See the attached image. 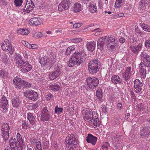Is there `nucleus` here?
Segmentation results:
<instances>
[{
	"label": "nucleus",
	"instance_id": "1",
	"mask_svg": "<svg viewBox=\"0 0 150 150\" xmlns=\"http://www.w3.org/2000/svg\"><path fill=\"white\" fill-rule=\"evenodd\" d=\"M82 114L83 119L86 121H91L92 125L94 128L100 126L101 122L96 111H92L89 108H85L82 111Z\"/></svg>",
	"mask_w": 150,
	"mask_h": 150
},
{
	"label": "nucleus",
	"instance_id": "2",
	"mask_svg": "<svg viewBox=\"0 0 150 150\" xmlns=\"http://www.w3.org/2000/svg\"><path fill=\"white\" fill-rule=\"evenodd\" d=\"M98 46L102 48L106 45L108 48L111 50L115 49L118 47L117 41L115 36H108L101 38L98 41Z\"/></svg>",
	"mask_w": 150,
	"mask_h": 150
},
{
	"label": "nucleus",
	"instance_id": "3",
	"mask_svg": "<svg viewBox=\"0 0 150 150\" xmlns=\"http://www.w3.org/2000/svg\"><path fill=\"white\" fill-rule=\"evenodd\" d=\"M83 54L79 52H75L69 62L68 66L69 67H73L75 65H79L84 60Z\"/></svg>",
	"mask_w": 150,
	"mask_h": 150
},
{
	"label": "nucleus",
	"instance_id": "4",
	"mask_svg": "<svg viewBox=\"0 0 150 150\" xmlns=\"http://www.w3.org/2000/svg\"><path fill=\"white\" fill-rule=\"evenodd\" d=\"M78 144V142L73 134L71 135L70 136L66 138L65 144L68 149L70 150L73 149Z\"/></svg>",
	"mask_w": 150,
	"mask_h": 150
},
{
	"label": "nucleus",
	"instance_id": "5",
	"mask_svg": "<svg viewBox=\"0 0 150 150\" xmlns=\"http://www.w3.org/2000/svg\"><path fill=\"white\" fill-rule=\"evenodd\" d=\"M88 70L91 73H95L99 70L100 67L97 59H94L90 61L88 64Z\"/></svg>",
	"mask_w": 150,
	"mask_h": 150
},
{
	"label": "nucleus",
	"instance_id": "6",
	"mask_svg": "<svg viewBox=\"0 0 150 150\" xmlns=\"http://www.w3.org/2000/svg\"><path fill=\"white\" fill-rule=\"evenodd\" d=\"M1 47L3 51L8 50L11 54H13L14 51L13 47L8 39L5 40L3 42L1 45Z\"/></svg>",
	"mask_w": 150,
	"mask_h": 150
},
{
	"label": "nucleus",
	"instance_id": "7",
	"mask_svg": "<svg viewBox=\"0 0 150 150\" xmlns=\"http://www.w3.org/2000/svg\"><path fill=\"white\" fill-rule=\"evenodd\" d=\"M1 47L3 51L8 50L11 54H13L14 51L13 47L8 39L5 40L3 42L1 45Z\"/></svg>",
	"mask_w": 150,
	"mask_h": 150
},
{
	"label": "nucleus",
	"instance_id": "8",
	"mask_svg": "<svg viewBox=\"0 0 150 150\" xmlns=\"http://www.w3.org/2000/svg\"><path fill=\"white\" fill-rule=\"evenodd\" d=\"M86 81L88 86L92 89L95 88L99 83V80L95 77H88L86 79Z\"/></svg>",
	"mask_w": 150,
	"mask_h": 150
},
{
	"label": "nucleus",
	"instance_id": "9",
	"mask_svg": "<svg viewBox=\"0 0 150 150\" xmlns=\"http://www.w3.org/2000/svg\"><path fill=\"white\" fill-rule=\"evenodd\" d=\"M1 130L3 135V139L6 141L9 138V126L7 123H4L1 127Z\"/></svg>",
	"mask_w": 150,
	"mask_h": 150
},
{
	"label": "nucleus",
	"instance_id": "10",
	"mask_svg": "<svg viewBox=\"0 0 150 150\" xmlns=\"http://www.w3.org/2000/svg\"><path fill=\"white\" fill-rule=\"evenodd\" d=\"M34 6V4L32 0H27L26 4L21 10V12H24V13L25 14L29 13L30 11L33 9Z\"/></svg>",
	"mask_w": 150,
	"mask_h": 150
},
{
	"label": "nucleus",
	"instance_id": "11",
	"mask_svg": "<svg viewBox=\"0 0 150 150\" xmlns=\"http://www.w3.org/2000/svg\"><path fill=\"white\" fill-rule=\"evenodd\" d=\"M142 59H143L142 62L146 67H150V55H148L145 51L142 52L140 54Z\"/></svg>",
	"mask_w": 150,
	"mask_h": 150
},
{
	"label": "nucleus",
	"instance_id": "12",
	"mask_svg": "<svg viewBox=\"0 0 150 150\" xmlns=\"http://www.w3.org/2000/svg\"><path fill=\"white\" fill-rule=\"evenodd\" d=\"M44 22V19L40 18H33L29 21V24L33 26H37L42 24Z\"/></svg>",
	"mask_w": 150,
	"mask_h": 150
},
{
	"label": "nucleus",
	"instance_id": "13",
	"mask_svg": "<svg viewBox=\"0 0 150 150\" xmlns=\"http://www.w3.org/2000/svg\"><path fill=\"white\" fill-rule=\"evenodd\" d=\"M70 5L69 0H63L59 5L58 9L60 11L67 10L69 8Z\"/></svg>",
	"mask_w": 150,
	"mask_h": 150
},
{
	"label": "nucleus",
	"instance_id": "14",
	"mask_svg": "<svg viewBox=\"0 0 150 150\" xmlns=\"http://www.w3.org/2000/svg\"><path fill=\"white\" fill-rule=\"evenodd\" d=\"M24 95L31 100H35L38 98V93L33 91H26L24 93Z\"/></svg>",
	"mask_w": 150,
	"mask_h": 150
},
{
	"label": "nucleus",
	"instance_id": "15",
	"mask_svg": "<svg viewBox=\"0 0 150 150\" xmlns=\"http://www.w3.org/2000/svg\"><path fill=\"white\" fill-rule=\"evenodd\" d=\"M50 115L49 112L46 107L43 108L42 110L40 120L44 121H47L50 119Z\"/></svg>",
	"mask_w": 150,
	"mask_h": 150
},
{
	"label": "nucleus",
	"instance_id": "16",
	"mask_svg": "<svg viewBox=\"0 0 150 150\" xmlns=\"http://www.w3.org/2000/svg\"><path fill=\"white\" fill-rule=\"evenodd\" d=\"M1 103L0 110L3 112H5L8 108V107L7 106L8 100L5 96H2L1 98Z\"/></svg>",
	"mask_w": 150,
	"mask_h": 150
},
{
	"label": "nucleus",
	"instance_id": "17",
	"mask_svg": "<svg viewBox=\"0 0 150 150\" xmlns=\"http://www.w3.org/2000/svg\"><path fill=\"white\" fill-rule=\"evenodd\" d=\"M60 69L59 66H57L56 68L55 69V71L50 73L49 75V79L52 80L58 77L60 74Z\"/></svg>",
	"mask_w": 150,
	"mask_h": 150
},
{
	"label": "nucleus",
	"instance_id": "18",
	"mask_svg": "<svg viewBox=\"0 0 150 150\" xmlns=\"http://www.w3.org/2000/svg\"><path fill=\"white\" fill-rule=\"evenodd\" d=\"M9 144L11 149L13 150H20L19 148V145L18 143L16 138H11L9 141Z\"/></svg>",
	"mask_w": 150,
	"mask_h": 150
},
{
	"label": "nucleus",
	"instance_id": "19",
	"mask_svg": "<svg viewBox=\"0 0 150 150\" xmlns=\"http://www.w3.org/2000/svg\"><path fill=\"white\" fill-rule=\"evenodd\" d=\"M142 83L138 79H136L134 83V89L137 93H139L142 89Z\"/></svg>",
	"mask_w": 150,
	"mask_h": 150
},
{
	"label": "nucleus",
	"instance_id": "20",
	"mask_svg": "<svg viewBox=\"0 0 150 150\" xmlns=\"http://www.w3.org/2000/svg\"><path fill=\"white\" fill-rule=\"evenodd\" d=\"M23 80L17 76L14 78L13 80V83L16 88L19 89H21L22 86H23Z\"/></svg>",
	"mask_w": 150,
	"mask_h": 150
},
{
	"label": "nucleus",
	"instance_id": "21",
	"mask_svg": "<svg viewBox=\"0 0 150 150\" xmlns=\"http://www.w3.org/2000/svg\"><path fill=\"white\" fill-rule=\"evenodd\" d=\"M146 67L144 64L141 62L139 64V71L141 77L142 79H144L146 77Z\"/></svg>",
	"mask_w": 150,
	"mask_h": 150
},
{
	"label": "nucleus",
	"instance_id": "22",
	"mask_svg": "<svg viewBox=\"0 0 150 150\" xmlns=\"http://www.w3.org/2000/svg\"><path fill=\"white\" fill-rule=\"evenodd\" d=\"M97 140V138L91 134H89L86 137V141L88 143H90L93 145H95Z\"/></svg>",
	"mask_w": 150,
	"mask_h": 150
},
{
	"label": "nucleus",
	"instance_id": "23",
	"mask_svg": "<svg viewBox=\"0 0 150 150\" xmlns=\"http://www.w3.org/2000/svg\"><path fill=\"white\" fill-rule=\"evenodd\" d=\"M16 138L18 142L20 149L22 150L23 148L25 147V145L24 143L23 140L19 133H17Z\"/></svg>",
	"mask_w": 150,
	"mask_h": 150
},
{
	"label": "nucleus",
	"instance_id": "24",
	"mask_svg": "<svg viewBox=\"0 0 150 150\" xmlns=\"http://www.w3.org/2000/svg\"><path fill=\"white\" fill-rule=\"evenodd\" d=\"M32 69V65L28 62H25L21 70L23 72L26 73L31 70Z\"/></svg>",
	"mask_w": 150,
	"mask_h": 150
},
{
	"label": "nucleus",
	"instance_id": "25",
	"mask_svg": "<svg viewBox=\"0 0 150 150\" xmlns=\"http://www.w3.org/2000/svg\"><path fill=\"white\" fill-rule=\"evenodd\" d=\"M131 67H128L126 69L125 72L122 74V78L123 80L126 81L129 79L131 75Z\"/></svg>",
	"mask_w": 150,
	"mask_h": 150
},
{
	"label": "nucleus",
	"instance_id": "26",
	"mask_svg": "<svg viewBox=\"0 0 150 150\" xmlns=\"http://www.w3.org/2000/svg\"><path fill=\"white\" fill-rule=\"evenodd\" d=\"M140 135L143 137H147L150 135V128L149 127H145L141 131Z\"/></svg>",
	"mask_w": 150,
	"mask_h": 150
},
{
	"label": "nucleus",
	"instance_id": "27",
	"mask_svg": "<svg viewBox=\"0 0 150 150\" xmlns=\"http://www.w3.org/2000/svg\"><path fill=\"white\" fill-rule=\"evenodd\" d=\"M15 59L17 67H19L21 69L25 62L22 59L21 57L19 55H18L16 57Z\"/></svg>",
	"mask_w": 150,
	"mask_h": 150
},
{
	"label": "nucleus",
	"instance_id": "28",
	"mask_svg": "<svg viewBox=\"0 0 150 150\" xmlns=\"http://www.w3.org/2000/svg\"><path fill=\"white\" fill-rule=\"evenodd\" d=\"M35 116L34 114L28 113H27V119L29 120L31 125H35L36 124Z\"/></svg>",
	"mask_w": 150,
	"mask_h": 150
},
{
	"label": "nucleus",
	"instance_id": "29",
	"mask_svg": "<svg viewBox=\"0 0 150 150\" xmlns=\"http://www.w3.org/2000/svg\"><path fill=\"white\" fill-rule=\"evenodd\" d=\"M96 45V42L94 41L87 42L86 45L87 50L89 51H93L95 49Z\"/></svg>",
	"mask_w": 150,
	"mask_h": 150
},
{
	"label": "nucleus",
	"instance_id": "30",
	"mask_svg": "<svg viewBox=\"0 0 150 150\" xmlns=\"http://www.w3.org/2000/svg\"><path fill=\"white\" fill-rule=\"evenodd\" d=\"M12 105L14 107L18 108L21 104V102L18 98H14L12 100Z\"/></svg>",
	"mask_w": 150,
	"mask_h": 150
},
{
	"label": "nucleus",
	"instance_id": "31",
	"mask_svg": "<svg viewBox=\"0 0 150 150\" xmlns=\"http://www.w3.org/2000/svg\"><path fill=\"white\" fill-rule=\"evenodd\" d=\"M142 46V44L139 43L138 45L135 46H131L130 47L131 50L134 54L138 53L139 51V49Z\"/></svg>",
	"mask_w": 150,
	"mask_h": 150
},
{
	"label": "nucleus",
	"instance_id": "32",
	"mask_svg": "<svg viewBox=\"0 0 150 150\" xmlns=\"http://www.w3.org/2000/svg\"><path fill=\"white\" fill-rule=\"evenodd\" d=\"M90 11L92 13H96L97 11V8L96 4H90L88 6Z\"/></svg>",
	"mask_w": 150,
	"mask_h": 150
},
{
	"label": "nucleus",
	"instance_id": "33",
	"mask_svg": "<svg viewBox=\"0 0 150 150\" xmlns=\"http://www.w3.org/2000/svg\"><path fill=\"white\" fill-rule=\"evenodd\" d=\"M49 86L51 90H53L54 91H58L60 88V86L56 83L50 84L49 85Z\"/></svg>",
	"mask_w": 150,
	"mask_h": 150
},
{
	"label": "nucleus",
	"instance_id": "34",
	"mask_svg": "<svg viewBox=\"0 0 150 150\" xmlns=\"http://www.w3.org/2000/svg\"><path fill=\"white\" fill-rule=\"evenodd\" d=\"M74 10L76 13L79 12L81 10V4L78 2L74 4Z\"/></svg>",
	"mask_w": 150,
	"mask_h": 150
},
{
	"label": "nucleus",
	"instance_id": "35",
	"mask_svg": "<svg viewBox=\"0 0 150 150\" xmlns=\"http://www.w3.org/2000/svg\"><path fill=\"white\" fill-rule=\"evenodd\" d=\"M17 33L19 34L28 35L29 33V31L27 29H19L17 30Z\"/></svg>",
	"mask_w": 150,
	"mask_h": 150
},
{
	"label": "nucleus",
	"instance_id": "36",
	"mask_svg": "<svg viewBox=\"0 0 150 150\" xmlns=\"http://www.w3.org/2000/svg\"><path fill=\"white\" fill-rule=\"evenodd\" d=\"M124 2L125 0H116L115 7L116 8H119L124 5Z\"/></svg>",
	"mask_w": 150,
	"mask_h": 150
},
{
	"label": "nucleus",
	"instance_id": "37",
	"mask_svg": "<svg viewBox=\"0 0 150 150\" xmlns=\"http://www.w3.org/2000/svg\"><path fill=\"white\" fill-rule=\"evenodd\" d=\"M112 82L114 83H120L121 82V79L118 76L114 75L111 78Z\"/></svg>",
	"mask_w": 150,
	"mask_h": 150
},
{
	"label": "nucleus",
	"instance_id": "38",
	"mask_svg": "<svg viewBox=\"0 0 150 150\" xmlns=\"http://www.w3.org/2000/svg\"><path fill=\"white\" fill-rule=\"evenodd\" d=\"M76 49L75 45H72L67 48L65 51V54L67 55H69L71 51H74Z\"/></svg>",
	"mask_w": 150,
	"mask_h": 150
},
{
	"label": "nucleus",
	"instance_id": "39",
	"mask_svg": "<svg viewBox=\"0 0 150 150\" xmlns=\"http://www.w3.org/2000/svg\"><path fill=\"white\" fill-rule=\"evenodd\" d=\"M96 94L97 98L100 101L103 97L102 90L100 88L98 89L96 92Z\"/></svg>",
	"mask_w": 150,
	"mask_h": 150
},
{
	"label": "nucleus",
	"instance_id": "40",
	"mask_svg": "<svg viewBox=\"0 0 150 150\" xmlns=\"http://www.w3.org/2000/svg\"><path fill=\"white\" fill-rule=\"evenodd\" d=\"M47 57H42L39 60V62L42 66L46 65L47 63Z\"/></svg>",
	"mask_w": 150,
	"mask_h": 150
},
{
	"label": "nucleus",
	"instance_id": "41",
	"mask_svg": "<svg viewBox=\"0 0 150 150\" xmlns=\"http://www.w3.org/2000/svg\"><path fill=\"white\" fill-rule=\"evenodd\" d=\"M33 36L35 38H38L42 37L44 34L42 32H34L33 34Z\"/></svg>",
	"mask_w": 150,
	"mask_h": 150
},
{
	"label": "nucleus",
	"instance_id": "42",
	"mask_svg": "<svg viewBox=\"0 0 150 150\" xmlns=\"http://www.w3.org/2000/svg\"><path fill=\"white\" fill-rule=\"evenodd\" d=\"M146 2L145 0H141L139 2V8L140 9H145L146 8Z\"/></svg>",
	"mask_w": 150,
	"mask_h": 150
},
{
	"label": "nucleus",
	"instance_id": "43",
	"mask_svg": "<svg viewBox=\"0 0 150 150\" xmlns=\"http://www.w3.org/2000/svg\"><path fill=\"white\" fill-rule=\"evenodd\" d=\"M22 128L24 129H27L30 128V126L27 123L24 121H23L21 122Z\"/></svg>",
	"mask_w": 150,
	"mask_h": 150
},
{
	"label": "nucleus",
	"instance_id": "44",
	"mask_svg": "<svg viewBox=\"0 0 150 150\" xmlns=\"http://www.w3.org/2000/svg\"><path fill=\"white\" fill-rule=\"evenodd\" d=\"M58 105L55 106V112L56 114H60L63 112V108H59Z\"/></svg>",
	"mask_w": 150,
	"mask_h": 150
},
{
	"label": "nucleus",
	"instance_id": "45",
	"mask_svg": "<svg viewBox=\"0 0 150 150\" xmlns=\"http://www.w3.org/2000/svg\"><path fill=\"white\" fill-rule=\"evenodd\" d=\"M141 26L144 31L150 32V28L149 25L143 23L141 24Z\"/></svg>",
	"mask_w": 150,
	"mask_h": 150
},
{
	"label": "nucleus",
	"instance_id": "46",
	"mask_svg": "<svg viewBox=\"0 0 150 150\" xmlns=\"http://www.w3.org/2000/svg\"><path fill=\"white\" fill-rule=\"evenodd\" d=\"M137 108L140 111H143L145 109L144 105L142 103L137 104Z\"/></svg>",
	"mask_w": 150,
	"mask_h": 150
},
{
	"label": "nucleus",
	"instance_id": "47",
	"mask_svg": "<svg viewBox=\"0 0 150 150\" xmlns=\"http://www.w3.org/2000/svg\"><path fill=\"white\" fill-rule=\"evenodd\" d=\"M8 76V73L4 70H1L0 71V77L2 78H5Z\"/></svg>",
	"mask_w": 150,
	"mask_h": 150
},
{
	"label": "nucleus",
	"instance_id": "48",
	"mask_svg": "<svg viewBox=\"0 0 150 150\" xmlns=\"http://www.w3.org/2000/svg\"><path fill=\"white\" fill-rule=\"evenodd\" d=\"M35 145V146L36 150H42L41 144L40 141H38Z\"/></svg>",
	"mask_w": 150,
	"mask_h": 150
},
{
	"label": "nucleus",
	"instance_id": "49",
	"mask_svg": "<svg viewBox=\"0 0 150 150\" xmlns=\"http://www.w3.org/2000/svg\"><path fill=\"white\" fill-rule=\"evenodd\" d=\"M37 139H36L35 137H33L31 138L30 139V142L31 144L32 145H35L36 143L38 142Z\"/></svg>",
	"mask_w": 150,
	"mask_h": 150
},
{
	"label": "nucleus",
	"instance_id": "50",
	"mask_svg": "<svg viewBox=\"0 0 150 150\" xmlns=\"http://www.w3.org/2000/svg\"><path fill=\"white\" fill-rule=\"evenodd\" d=\"M92 32L96 31L94 35L96 36L98 35L101 34L102 30L100 28H97L92 31Z\"/></svg>",
	"mask_w": 150,
	"mask_h": 150
},
{
	"label": "nucleus",
	"instance_id": "51",
	"mask_svg": "<svg viewBox=\"0 0 150 150\" xmlns=\"http://www.w3.org/2000/svg\"><path fill=\"white\" fill-rule=\"evenodd\" d=\"M82 39L81 38H77L72 39L70 40L71 42L73 43H76L81 42L82 41Z\"/></svg>",
	"mask_w": 150,
	"mask_h": 150
},
{
	"label": "nucleus",
	"instance_id": "52",
	"mask_svg": "<svg viewBox=\"0 0 150 150\" xmlns=\"http://www.w3.org/2000/svg\"><path fill=\"white\" fill-rule=\"evenodd\" d=\"M23 3L22 0H15L14 4L16 6H20Z\"/></svg>",
	"mask_w": 150,
	"mask_h": 150
},
{
	"label": "nucleus",
	"instance_id": "53",
	"mask_svg": "<svg viewBox=\"0 0 150 150\" xmlns=\"http://www.w3.org/2000/svg\"><path fill=\"white\" fill-rule=\"evenodd\" d=\"M112 140L114 142L115 141V142L119 143L121 141V139L119 136L118 135L114 137Z\"/></svg>",
	"mask_w": 150,
	"mask_h": 150
},
{
	"label": "nucleus",
	"instance_id": "54",
	"mask_svg": "<svg viewBox=\"0 0 150 150\" xmlns=\"http://www.w3.org/2000/svg\"><path fill=\"white\" fill-rule=\"evenodd\" d=\"M53 95L51 93H49L46 96V98L47 101H49L51 99H53Z\"/></svg>",
	"mask_w": 150,
	"mask_h": 150
},
{
	"label": "nucleus",
	"instance_id": "55",
	"mask_svg": "<svg viewBox=\"0 0 150 150\" xmlns=\"http://www.w3.org/2000/svg\"><path fill=\"white\" fill-rule=\"evenodd\" d=\"M101 108L102 112L105 114H106L108 110L107 108L104 105H102L101 106Z\"/></svg>",
	"mask_w": 150,
	"mask_h": 150
},
{
	"label": "nucleus",
	"instance_id": "56",
	"mask_svg": "<svg viewBox=\"0 0 150 150\" xmlns=\"http://www.w3.org/2000/svg\"><path fill=\"white\" fill-rule=\"evenodd\" d=\"M22 43L25 46L28 48L30 47V44H29L28 42L24 40H23L22 41Z\"/></svg>",
	"mask_w": 150,
	"mask_h": 150
},
{
	"label": "nucleus",
	"instance_id": "57",
	"mask_svg": "<svg viewBox=\"0 0 150 150\" xmlns=\"http://www.w3.org/2000/svg\"><path fill=\"white\" fill-rule=\"evenodd\" d=\"M30 47L29 48V49L32 48L36 50L37 49L38 47V46L37 45L35 44H30Z\"/></svg>",
	"mask_w": 150,
	"mask_h": 150
},
{
	"label": "nucleus",
	"instance_id": "58",
	"mask_svg": "<svg viewBox=\"0 0 150 150\" xmlns=\"http://www.w3.org/2000/svg\"><path fill=\"white\" fill-rule=\"evenodd\" d=\"M23 87H24L25 86L28 87H31V85L30 83L25 81H23Z\"/></svg>",
	"mask_w": 150,
	"mask_h": 150
},
{
	"label": "nucleus",
	"instance_id": "59",
	"mask_svg": "<svg viewBox=\"0 0 150 150\" xmlns=\"http://www.w3.org/2000/svg\"><path fill=\"white\" fill-rule=\"evenodd\" d=\"M145 45L146 48H150V40H148L145 41Z\"/></svg>",
	"mask_w": 150,
	"mask_h": 150
},
{
	"label": "nucleus",
	"instance_id": "60",
	"mask_svg": "<svg viewBox=\"0 0 150 150\" xmlns=\"http://www.w3.org/2000/svg\"><path fill=\"white\" fill-rule=\"evenodd\" d=\"M81 26V23H77L74 24L73 25V27L74 28H78Z\"/></svg>",
	"mask_w": 150,
	"mask_h": 150
},
{
	"label": "nucleus",
	"instance_id": "61",
	"mask_svg": "<svg viewBox=\"0 0 150 150\" xmlns=\"http://www.w3.org/2000/svg\"><path fill=\"white\" fill-rule=\"evenodd\" d=\"M30 106L32 107V108L33 109H36L38 106V103L32 104L30 105Z\"/></svg>",
	"mask_w": 150,
	"mask_h": 150
},
{
	"label": "nucleus",
	"instance_id": "62",
	"mask_svg": "<svg viewBox=\"0 0 150 150\" xmlns=\"http://www.w3.org/2000/svg\"><path fill=\"white\" fill-rule=\"evenodd\" d=\"M3 61L5 64H9V62L8 59L7 58H3Z\"/></svg>",
	"mask_w": 150,
	"mask_h": 150
},
{
	"label": "nucleus",
	"instance_id": "63",
	"mask_svg": "<svg viewBox=\"0 0 150 150\" xmlns=\"http://www.w3.org/2000/svg\"><path fill=\"white\" fill-rule=\"evenodd\" d=\"M135 32L136 35H138L140 33V31L137 27L135 29Z\"/></svg>",
	"mask_w": 150,
	"mask_h": 150
},
{
	"label": "nucleus",
	"instance_id": "64",
	"mask_svg": "<svg viewBox=\"0 0 150 150\" xmlns=\"http://www.w3.org/2000/svg\"><path fill=\"white\" fill-rule=\"evenodd\" d=\"M125 41V39L123 37L120 38L119 39V42L121 43H124Z\"/></svg>",
	"mask_w": 150,
	"mask_h": 150
}]
</instances>
